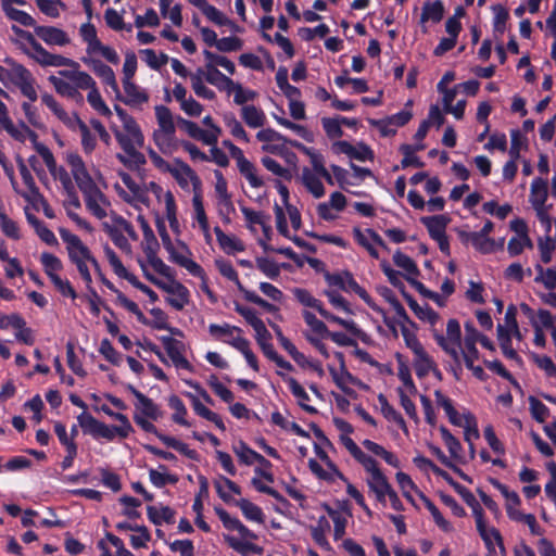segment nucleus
Wrapping results in <instances>:
<instances>
[{
	"label": "nucleus",
	"mask_w": 556,
	"mask_h": 556,
	"mask_svg": "<svg viewBox=\"0 0 556 556\" xmlns=\"http://www.w3.org/2000/svg\"><path fill=\"white\" fill-rule=\"evenodd\" d=\"M4 63L8 65V83L17 87L21 93L30 102H35L38 94L35 88L36 80L31 72L12 58H5Z\"/></svg>",
	"instance_id": "nucleus-1"
},
{
	"label": "nucleus",
	"mask_w": 556,
	"mask_h": 556,
	"mask_svg": "<svg viewBox=\"0 0 556 556\" xmlns=\"http://www.w3.org/2000/svg\"><path fill=\"white\" fill-rule=\"evenodd\" d=\"M20 49L30 59H33L35 62L40 64L43 67L47 66H54V67H61V66H67L71 68H78L79 64L70 59L65 58L60 54H53L50 53L48 50H46L39 42H36L31 48H28L25 43H18Z\"/></svg>",
	"instance_id": "nucleus-2"
},
{
	"label": "nucleus",
	"mask_w": 556,
	"mask_h": 556,
	"mask_svg": "<svg viewBox=\"0 0 556 556\" xmlns=\"http://www.w3.org/2000/svg\"><path fill=\"white\" fill-rule=\"evenodd\" d=\"M433 338L439 346L447 353L460 368L462 331L460 325L456 319H450L446 325V334L433 333Z\"/></svg>",
	"instance_id": "nucleus-3"
},
{
	"label": "nucleus",
	"mask_w": 556,
	"mask_h": 556,
	"mask_svg": "<svg viewBox=\"0 0 556 556\" xmlns=\"http://www.w3.org/2000/svg\"><path fill=\"white\" fill-rule=\"evenodd\" d=\"M59 233L61 239L66 244L68 258L73 264L89 261L91 266H97V258L92 255L89 248L84 244L80 238L65 228H60Z\"/></svg>",
	"instance_id": "nucleus-4"
},
{
	"label": "nucleus",
	"mask_w": 556,
	"mask_h": 556,
	"mask_svg": "<svg viewBox=\"0 0 556 556\" xmlns=\"http://www.w3.org/2000/svg\"><path fill=\"white\" fill-rule=\"evenodd\" d=\"M327 281L329 285L338 287L344 291H353L356 293L371 309L378 313H383V309L379 307L368 292L361 287L353 276L345 271L343 274L328 275Z\"/></svg>",
	"instance_id": "nucleus-5"
},
{
	"label": "nucleus",
	"mask_w": 556,
	"mask_h": 556,
	"mask_svg": "<svg viewBox=\"0 0 556 556\" xmlns=\"http://www.w3.org/2000/svg\"><path fill=\"white\" fill-rule=\"evenodd\" d=\"M229 152L236 160L239 173L248 180L249 185L255 189L263 187L264 180L257 175L256 166L244 156L243 151L233 143H229Z\"/></svg>",
	"instance_id": "nucleus-6"
},
{
	"label": "nucleus",
	"mask_w": 556,
	"mask_h": 556,
	"mask_svg": "<svg viewBox=\"0 0 556 556\" xmlns=\"http://www.w3.org/2000/svg\"><path fill=\"white\" fill-rule=\"evenodd\" d=\"M0 127L3 128L12 138L20 142H25L27 138L30 139L31 142L38 139V135L24 123H21L17 126L13 124L9 116L7 105L1 100Z\"/></svg>",
	"instance_id": "nucleus-7"
},
{
	"label": "nucleus",
	"mask_w": 556,
	"mask_h": 556,
	"mask_svg": "<svg viewBox=\"0 0 556 556\" xmlns=\"http://www.w3.org/2000/svg\"><path fill=\"white\" fill-rule=\"evenodd\" d=\"M79 427L84 433L91 435L93 439H105L113 441L117 435L113 432L110 426L96 419L92 415L83 412L77 417Z\"/></svg>",
	"instance_id": "nucleus-8"
},
{
	"label": "nucleus",
	"mask_w": 556,
	"mask_h": 556,
	"mask_svg": "<svg viewBox=\"0 0 556 556\" xmlns=\"http://www.w3.org/2000/svg\"><path fill=\"white\" fill-rule=\"evenodd\" d=\"M79 427L84 433L91 435L93 439H105L113 441L117 435L113 432L110 426L96 419L92 415L83 412L77 417Z\"/></svg>",
	"instance_id": "nucleus-9"
},
{
	"label": "nucleus",
	"mask_w": 556,
	"mask_h": 556,
	"mask_svg": "<svg viewBox=\"0 0 556 556\" xmlns=\"http://www.w3.org/2000/svg\"><path fill=\"white\" fill-rule=\"evenodd\" d=\"M66 162L71 168V173L81 192L97 187V184L90 176L83 157L75 152L67 153Z\"/></svg>",
	"instance_id": "nucleus-10"
},
{
	"label": "nucleus",
	"mask_w": 556,
	"mask_h": 556,
	"mask_svg": "<svg viewBox=\"0 0 556 556\" xmlns=\"http://www.w3.org/2000/svg\"><path fill=\"white\" fill-rule=\"evenodd\" d=\"M125 129L126 132H115V138L125 153L143 146L144 137L134 118H127Z\"/></svg>",
	"instance_id": "nucleus-11"
},
{
	"label": "nucleus",
	"mask_w": 556,
	"mask_h": 556,
	"mask_svg": "<svg viewBox=\"0 0 556 556\" xmlns=\"http://www.w3.org/2000/svg\"><path fill=\"white\" fill-rule=\"evenodd\" d=\"M160 340L175 367L192 371V365L182 354L185 350L184 342L168 336H162Z\"/></svg>",
	"instance_id": "nucleus-12"
},
{
	"label": "nucleus",
	"mask_w": 556,
	"mask_h": 556,
	"mask_svg": "<svg viewBox=\"0 0 556 556\" xmlns=\"http://www.w3.org/2000/svg\"><path fill=\"white\" fill-rule=\"evenodd\" d=\"M179 184L181 188H188L189 184L197 190L201 186V180L195 172L180 159H175L168 172Z\"/></svg>",
	"instance_id": "nucleus-13"
},
{
	"label": "nucleus",
	"mask_w": 556,
	"mask_h": 556,
	"mask_svg": "<svg viewBox=\"0 0 556 556\" xmlns=\"http://www.w3.org/2000/svg\"><path fill=\"white\" fill-rule=\"evenodd\" d=\"M161 289L172 295L166 301L175 309L181 311L189 303L188 289L174 278L170 279L169 283L164 282Z\"/></svg>",
	"instance_id": "nucleus-14"
},
{
	"label": "nucleus",
	"mask_w": 556,
	"mask_h": 556,
	"mask_svg": "<svg viewBox=\"0 0 556 556\" xmlns=\"http://www.w3.org/2000/svg\"><path fill=\"white\" fill-rule=\"evenodd\" d=\"M127 389L134 394V396L137 400L135 403V414H139L152 420H157L162 416L159 406L150 397L146 396L142 392H140L130 384L127 387Z\"/></svg>",
	"instance_id": "nucleus-15"
},
{
	"label": "nucleus",
	"mask_w": 556,
	"mask_h": 556,
	"mask_svg": "<svg viewBox=\"0 0 556 556\" xmlns=\"http://www.w3.org/2000/svg\"><path fill=\"white\" fill-rule=\"evenodd\" d=\"M81 193L85 198L86 207L92 215L98 219L106 217L105 206L109 205V202L98 186Z\"/></svg>",
	"instance_id": "nucleus-16"
},
{
	"label": "nucleus",
	"mask_w": 556,
	"mask_h": 556,
	"mask_svg": "<svg viewBox=\"0 0 556 556\" xmlns=\"http://www.w3.org/2000/svg\"><path fill=\"white\" fill-rule=\"evenodd\" d=\"M83 62L88 65L93 73L100 77L106 86H109L113 92L119 94L118 84L114 71L102 61L91 58H83Z\"/></svg>",
	"instance_id": "nucleus-17"
},
{
	"label": "nucleus",
	"mask_w": 556,
	"mask_h": 556,
	"mask_svg": "<svg viewBox=\"0 0 556 556\" xmlns=\"http://www.w3.org/2000/svg\"><path fill=\"white\" fill-rule=\"evenodd\" d=\"M35 34L49 46H66L71 42L68 35L54 26H35Z\"/></svg>",
	"instance_id": "nucleus-18"
},
{
	"label": "nucleus",
	"mask_w": 556,
	"mask_h": 556,
	"mask_svg": "<svg viewBox=\"0 0 556 556\" xmlns=\"http://www.w3.org/2000/svg\"><path fill=\"white\" fill-rule=\"evenodd\" d=\"M72 130H78L81 138V147L86 154H90L97 147L96 136L90 131L89 127L83 122L77 114H72V122L67 125Z\"/></svg>",
	"instance_id": "nucleus-19"
},
{
	"label": "nucleus",
	"mask_w": 556,
	"mask_h": 556,
	"mask_svg": "<svg viewBox=\"0 0 556 556\" xmlns=\"http://www.w3.org/2000/svg\"><path fill=\"white\" fill-rule=\"evenodd\" d=\"M369 490L375 494L376 500L386 506L387 494L393 489L389 483L383 472H376V475L367 479Z\"/></svg>",
	"instance_id": "nucleus-20"
},
{
	"label": "nucleus",
	"mask_w": 556,
	"mask_h": 556,
	"mask_svg": "<svg viewBox=\"0 0 556 556\" xmlns=\"http://www.w3.org/2000/svg\"><path fill=\"white\" fill-rule=\"evenodd\" d=\"M17 167L23 179V182L28 188L29 192H21L20 194L28 202H34L38 198H41L38 187L36 186L35 179L27 168L24 160L21 156L16 157Z\"/></svg>",
	"instance_id": "nucleus-21"
},
{
	"label": "nucleus",
	"mask_w": 556,
	"mask_h": 556,
	"mask_svg": "<svg viewBox=\"0 0 556 556\" xmlns=\"http://www.w3.org/2000/svg\"><path fill=\"white\" fill-rule=\"evenodd\" d=\"M59 75L72 81L73 86L76 87V90H89L91 87L96 85L94 79L86 72H81L78 68L72 70H62L59 72Z\"/></svg>",
	"instance_id": "nucleus-22"
},
{
	"label": "nucleus",
	"mask_w": 556,
	"mask_h": 556,
	"mask_svg": "<svg viewBox=\"0 0 556 556\" xmlns=\"http://www.w3.org/2000/svg\"><path fill=\"white\" fill-rule=\"evenodd\" d=\"M548 197L547 181L543 178H534L530 187L529 201L534 210L547 207L545 202Z\"/></svg>",
	"instance_id": "nucleus-23"
},
{
	"label": "nucleus",
	"mask_w": 556,
	"mask_h": 556,
	"mask_svg": "<svg viewBox=\"0 0 556 556\" xmlns=\"http://www.w3.org/2000/svg\"><path fill=\"white\" fill-rule=\"evenodd\" d=\"M101 410L110 416L111 418L117 420L119 422L118 426H110L113 432L121 439H126L134 432V428L128 419V417L122 413L113 412L109 406L102 405Z\"/></svg>",
	"instance_id": "nucleus-24"
},
{
	"label": "nucleus",
	"mask_w": 556,
	"mask_h": 556,
	"mask_svg": "<svg viewBox=\"0 0 556 556\" xmlns=\"http://www.w3.org/2000/svg\"><path fill=\"white\" fill-rule=\"evenodd\" d=\"M464 242H470L472 247L481 253H491L494 251L495 242L493 239L479 233L478 231L459 233Z\"/></svg>",
	"instance_id": "nucleus-25"
},
{
	"label": "nucleus",
	"mask_w": 556,
	"mask_h": 556,
	"mask_svg": "<svg viewBox=\"0 0 556 556\" xmlns=\"http://www.w3.org/2000/svg\"><path fill=\"white\" fill-rule=\"evenodd\" d=\"M403 294L407 301L409 308L415 313V315L419 319L428 321L432 326L437 324V321L439 320V315L427 303L420 305L412 295L406 293Z\"/></svg>",
	"instance_id": "nucleus-26"
},
{
	"label": "nucleus",
	"mask_w": 556,
	"mask_h": 556,
	"mask_svg": "<svg viewBox=\"0 0 556 556\" xmlns=\"http://www.w3.org/2000/svg\"><path fill=\"white\" fill-rule=\"evenodd\" d=\"M205 80L219 91H225L228 96L232 93L235 86L238 84L224 75L218 68L213 67H211V72H206Z\"/></svg>",
	"instance_id": "nucleus-27"
},
{
	"label": "nucleus",
	"mask_w": 556,
	"mask_h": 556,
	"mask_svg": "<svg viewBox=\"0 0 556 556\" xmlns=\"http://www.w3.org/2000/svg\"><path fill=\"white\" fill-rule=\"evenodd\" d=\"M214 486L216 489L217 495L222 501L225 503H230L232 500V494L240 495L241 494V488L235 483L232 480L219 476L214 481Z\"/></svg>",
	"instance_id": "nucleus-28"
},
{
	"label": "nucleus",
	"mask_w": 556,
	"mask_h": 556,
	"mask_svg": "<svg viewBox=\"0 0 556 556\" xmlns=\"http://www.w3.org/2000/svg\"><path fill=\"white\" fill-rule=\"evenodd\" d=\"M216 239L222 250L227 254H233L236 252L244 251L243 242L235 236L226 235L220 227L214 228Z\"/></svg>",
	"instance_id": "nucleus-29"
},
{
	"label": "nucleus",
	"mask_w": 556,
	"mask_h": 556,
	"mask_svg": "<svg viewBox=\"0 0 556 556\" xmlns=\"http://www.w3.org/2000/svg\"><path fill=\"white\" fill-rule=\"evenodd\" d=\"M125 98L124 103L127 105H140L149 100L148 93L137 86L132 80L123 81Z\"/></svg>",
	"instance_id": "nucleus-30"
},
{
	"label": "nucleus",
	"mask_w": 556,
	"mask_h": 556,
	"mask_svg": "<svg viewBox=\"0 0 556 556\" xmlns=\"http://www.w3.org/2000/svg\"><path fill=\"white\" fill-rule=\"evenodd\" d=\"M278 375H280L283 378V380L288 383L291 393L299 400L300 406L305 412L309 414L317 413V409L315 407L309 406L305 403L309 401V396L304 390V388L293 377L285 376L280 371H278Z\"/></svg>",
	"instance_id": "nucleus-31"
},
{
	"label": "nucleus",
	"mask_w": 556,
	"mask_h": 556,
	"mask_svg": "<svg viewBox=\"0 0 556 556\" xmlns=\"http://www.w3.org/2000/svg\"><path fill=\"white\" fill-rule=\"evenodd\" d=\"M241 118L251 128L263 127L266 123L264 111L255 105H243L241 108Z\"/></svg>",
	"instance_id": "nucleus-32"
},
{
	"label": "nucleus",
	"mask_w": 556,
	"mask_h": 556,
	"mask_svg": "<svg viewBox=\"0 0 556 556\" xmlns=\"http://www.w3.org/2000/svg\"><path fill=\"white\" fill-rule=\"evenodd\" d=\"M49 81L53 85L55 91L60 96L73 99L76 102L84 101L83 94L76 90V87L73 86L72 81H66L65 79L53 75L49 77Z\"/></svg>",
	"instance_id": "nucleus-33"
},
{
	"label": "nucleus",
	"mask_w": 556,
	"mask_h": 556,
	"mask_svg": "<svg viewBox=\"0 0 556 556\" xmlns=\"http://www.w3.org/2000/svg\"><path fill=\"white\" fill-rule=\"evenodd\" d=\"M169 260L187 269L189 274H191L192 276L205 280V273L203 268L197 262L189 258L187 254L180 253L177 250H175L174 253L169 255Z\"/></svg>",
	"instance_id": "nucleus-34"
},
{
	"label": "nucleus",
	"mask_w": 556,
	"mask_h": 556,
	"mask_svg": "<svg viewBox=\"0 0 556 556\" xmlns=\"http://www.w3.org/2000/svg\"><path fill=\"white\" fill-rule=\"evenodd\" d=\"M302 182L305 188L316 198L319 199L325 194V188L320 180V176L312 169L304 167L302 169Z\"/></svg>",
	"instance_id": "nucleus-35"
},
{
	"label": "nucleus",
	"mask_w": 556,
	"mask_h": 556,
	"mask_svg": "<svg viewBox=\"0 0 556 556\" xmlns=\"http://www.w3.org/2000/svg\"><path fill=\"white\" fill-rule=\"evenodd\" d=\"M208 332L216 340H223L225 342L226 340H232L233 337H242L243 331L237 326L225 323L223 325L211 324L208 326Z\"/></svg>",
	"instance_id": "nucleus-36"
},
{
	"label": "nucleus",
	"mask_w": 556,
	"mask_h": 556,
	"mask_svg": "<svg viewBox=\"0 0 556 556\" xmlns=\"http://www.w3.org/2000/svg\"><path fill=\"white\" fill-rule=\"evenodd\" d=\"M434 397L437 404L444 409L450 422L458 427H464L465 421L459 416L458 412L454 408L451 399L445 396L440 390L434 391Z\"/></svg>",
	"instance_id": "nucleus-37"
},
{
	"label": "nucleus",
	"mask_w": 556,
	"mask_h": 556,
	"mask_svg": "<svg viewBox=\"0 0 556 556\" xmlns=\"http://www.w3.org/2000/svg\"><path fill=\"white\" fill-rule=\"evenodd\" d=\"M225 343L241 352L247 363L255 370H258L257 358L250 349V342L243 337H233L232 340H226Z\"/></svg>",
	"instance_id": "nucleus-38"
},
{
	"label": "nucleus",
	"mask_w": 556,
	"mask_h": 556,
	"mask_svg": "<svg viewBox=\"0 0 556 556\" xmlns=\"http://www.w3.org/2000/svg\"><path fill=\"white\" fill-rule=\"evenodd\" d=\"M203 55L206 60L205 64V71L211 72V67L217 68L216 66H222L225 68L230 75H233L236 73V66L232 61H230L228 58L216 54L210 50H204Z\"/></svg>",
	"instance_id": "nucleus-39"
},
{
	"label": "nucleus",
	"mask_w": 556,
	"mask_h": 556,
	"mask_svg": "<svg viewBox=\"0 0 556 556\" xmlns=\"http://www.w3.org/2000/svg\"><path fill=\"white\" fill-rule=\"evenodd\" d=\"M206 71L199 68L195 73L190 74V80H191V87L194 91V93L203 99L206 100H214L216 98L215 92L207 88L203 79H205Z\"/></svg>",
	"instance_id": "nucleus-40"
},
{
	"label": "nucleus",
	"mask_w": 556,
	"mask_h": 556,
	"mask_svg": "<svg viewBox=\"0 0 556 556\" xmlns=\"http://www.w3.org/2000/svg\"><path fill=\"white\" fill-rule=\"evenodd\" d=\"M155 117L157 121L159 129L156 131H164L167 135H175L176 127L173 114L167 106L156 105Z\"/></svg>",
	"instance_id": "nucleus-41"
},
{
	"label": "nucleus",
	"mask_w": 556,
	"mask_h": 556,
	"mask_svg": "<svg viewBox=\"0 0 556 556\" xmlns=\"http://www.w3.org/2000/svg\"><path fill=\"white\" fill-rule=\"evenodd\" d=\"M422 224L427 227L430 237L435 240L445 236L447 218L443 215L422 217Z\"/></svg>",
	"instance_id": "nucleus-42"
},
{
	"label": "nucleus",
	"mask_w": 556,
	"mask_h": 556,
	"mask_svg": "<svg viewBox=\"0 0 556 556\" xmlns=\"http://www.w3.org/2000/svg\"><path fill=\"white\" fill-rule=\"evenodd\" d=\"M414 369L419 378L426 377L430 371L435 370V363L425 349L414 353Z\"/></svg>",
	"instance_id": "nucleus-43"
},
{
	"label": "nucleus",
	"mask_w": 556,
	"mask_h": 556,
	"mask_svg": "<svg viewBox=\"0 0 556 556\" xmlns=\"http://www.w3.org/2000/svg\"><path fill=\"white\" fill-rule=\"evenodd\" d=\"M425 149V146L422 143L412 146L404 143L400 147V151L404 155V157L401 161V167L406 168L408 166H415V167H422L424 163L420 161L418 156L415 155L417 151H421Z\"/></svg>",
	"instance_id": "nucleus-44"
},
{
	"label": "nucleus",
	"mask_w": 556,
	"mask_h": 556,
	"mask_svg": "<svg viewBox=\"0 0 556 556\" xmlns=\"http://www.w3.org/2000/svg\"><path fill=\"white\" fill-rule=\"evenodd\" d=\"M147 515L149 520L155 526H161L163 522L173 523L175 513L172 508L167 506L156 507V506H148Z\"/></svg>",
	"instance_id": "nucleus-45"
},
{
	"label": "nucleus",
	"mask_w": 556,
	"mask_h": 556,
	"mask_svg": "<svg viewBox=\"0 0 556 556\" xmlns=\"http://www.w3.org/2000/svg\"><path fill=\"white\" fill-rule=\"evenodd\" d=\"M330 525L325 516H321L317 520V525L311 527V535L313 540L324 549H330V544L326 539V532L329 531Z\"/></svg>",
	"instance_id": "nucleus-46"
},
{
	"label": "nucleus",
	"mask_w": 556,
	"mask_h": 556,
	"mask_svg": "<svg viewBox=\"0 0 556 556\" xmlns=\"http://www.w3.org/2000/svg\"><path fill=\"white\" fill-rule=\"evenodd\" d=\"M496 330L500 346L505 357L519 362L520 357L518 353L513 349L511 338L508 329H506L504 325L498 324Z\"/></svg>",
	"instance_id": "nucleus-47"
},
{
	"label": "nucleus",
	"mask_w": 556,
	"mask_h": 556,
	"mask_svg": "<svg viewBox=\"0 0 556 556\" xmlns=\"http://www.w3.org/2000/svg\"><path fill=\"white\" fill-rule=\"evenodd\" d=\"M444 15V5L441 0L434 2L427 1L422 7L421 22L432 21L439 23Z\"/></svg>",
	"instance_id": "nucleus-48"
},
{
	"label": "nucleus",
	"mask_w": 556,
	"mask_h": 556,
	"mask_svg": "<svg viewBox=\"0 0 556 556\" xmlns=\"http://www.w3.org/2000/svg\"><path fill=\"white\" fill-rule=\"evenodd\" d=\"M160 470L150 469L149 478L151 483L156 488H163L166 484H176L178 482V477L176 475H172L166 472V466L160 465Z\"/></svg>",
	"instance_id": "nucleus-49"
},
{
	"label": "nucleus",
	"mask_w": 556,
	"mask_h": 556,
	"mask_svg": "<svg viewBox=\"0 0 556 556\" xmlns=\"http://www.w3.org/2000/svg\"><path fill=\"white\" fill-rule=\"evenodd\" d=\"M236 505L241 509L243 516L251 521L264 522V514L262 509L247 498H241L236 502Z\"/></svg>",
	"instance_id": "nucleus-50"
},
{
	"label": "nucleus",
	"mask_w": 556,
	"mask_h": 556,
	"mask_svg": "<svg viewBox=\"0 0 556 556\" xmlns=\"http://www.w3.org/2000/svg\"><path fill=\"white\" fill-rule=\"evenodd\" d=\"M381 413L386 419L395 422L402 429L406 428V424L402 415L388 402L383 394L378 395Z\"/></svg>",
	"instance_id": "nucleus-51"
},
{
	"label": "nucleus",
	"mask_w": 556,
	"mask_h": 556,
	"mask_svg": "<svg viewBox=\"0 0 556 556\" xmlns=\"http://www.w3.org/2000/svg\"><path fill=\"white\" fill-rule=\"evenodd\" d=\"M215 177H216L215 190L219 197V203L223 206H225L227 212L233 211V205L230 200V194L228 193V190H227V181L224 178L222 172L215 170Z\"/></svg>",
	"instance_id": "nucleus-52"
},
{
	"label": "nucleus",
	"mask_w": 556,
	"mask_h": 556,
	"mask_svg": "<svg viewBox=\"0 0 556 556\" xmlns=\"http://www.w3.org/2000/svg\"><path fill=\"white\" fill-rule=\"evenodd\" d=\"M215 266L218 269L219 274L227 278L228 280L236 283L238 289L240 291H244L240 280L237 270L233 268L232 264L229 261H226L224 258H217L215 260Z\"/></svg>",
	"instance_id": "nucleus-53"
},
{
	"label": "nucleus",
	"mask_w": 556,
	"mask_h": 556,
	"mask_svg": "<svg viewBox=\"0 0 556 556\" xmlns=\"http://www.w3.org/2000/svg\"><path fill=\"white\" fill-rule=\"evenodd\" d=\"M394 264L406 271L407 277L414 278L419 275V269L416 263L406 254L396 251L393 255Z\"/></svg>",
	"instance_id": "nucleus-54"
},
{
	"label": "nucleus",
	"mask_w": 556,
	"mask_h": 556,
	"mask_svg": "<svg viewBox=\"0 0 556 556\" xmlns=\"http://www.w3.org/2000/svg\"><path fill=\"white\" fill-rule=\"evenodd\" d=\"M41 101L45 105H47L53 114L62 121L66 126L72 122V115H70L54 99V97L50 93H43L41 96Z\"/></svg>",
	"instance_id": "nucleus-55"
},
{
	"label": "nucleus",
	"mask_w": 556,
	"mask_h": 556,
	"mask_svg": "<svg viewBox=\"0 0 556 556\" xmlns=\"http://www.w3.org/2000/svg\"><path fill=\"white\" fill-rule=\"evenodd\" d=\"M168 406L174 410L172 416L174 422L181 426H189V422L186 420L187 408L177 395H170L168 397Z\"/></svg>",
	"instance_id": "nucleus-56"
},
{
	"label": "nucleus",
	"mask_w": 556,
	"mask_h": 556,
	"mask_svg": "<svg viewBox=\"0 0 556 556\" xmlns=\"http://www.w3.org/2000/svg\"><path fill=\"white\" fill-rule=\"evenodd\" d=\"M116 159L129 169H137L144 165L147 162L146 156L137 149H134L125 154L118 153L116 154Z\"/></svg>",
	"instance_id": "nucleus-57"
},
{
	"label": "nucleus",
	"mask_w": 556,
	"mask_h": 556,
	"mask_svg": "<svg viewBox=\"0 0 556 556\" xmlns=\"http://www.w3.org/2000/svg\"><path fill=\"white\" fill-rule=\"evenodd\" d=\"M40 262L43 266L45 273L50 279L58 276V271L62 270L63 268L61 260L52 253H42L40 256Z\"/></svg>",
	"instance_id": "nucleus-58"
},
{
	"label": "nucleus",
	"mask_w": 556,
	"mask_h": 556,
	"mask_svg": "<svg viewBox=\"0 0 556 556\" xmlns=\"http://www.w3.org/2000/svg\"><path fill=\"white\" fill-rule=\"evenodd\" d=\"M3 11L10 20H12L23 26H26V27H35L36 26V21L25 11L15 9L12 5H8V4H4Z\"/></svg>",
	"instance_id": "nucleus-59"
},
{
	"label": "nucleus",
	"mask_w": 556,
	"mask_h": 556,
	"mask_svg": "<svg viewBox=\"0 0 556 556\" xmlns=\"http://www.w3.org/2000/svg\"><path fill=\"white\" fill-rule=\"evenodd\" d=\"M294 298L304 306L316 309L319 314L321 313L324 306L323 303L314 298L307 290L295 288L293 289Z\"/></svg>",
	"instance_id": "nucleus-60"
},
{
	"label": "nucleus",
	"mask_w": 556,
	"mask_h": 556,
	"mask_svg": "<svg viewBox=\"0 0 556 556\" xmlns=\"http://www.w3.org/2000/svg\"><path fill=\"white\" fill-rule=\"evenodd\" d=\"M141 226L143 230V252L146 256L157 253L159 250V242L156 240V237L153 233V230L151 227L147 224L144 219H141Z\"/></svg>",
	"instance_id": "nucleus-61"
},
{
	"label": "nucleus",
	"mask_w": 556,
	"mask_h": 556,
	"mask_svg": "<svg viewBox=\"0 0 556 556\" xmlns=\"http://www.w3.org/2000/svg\"><path fill=\"white\" fill-rule=\"evenodd\" d=\"M34 149L37 151V153L42 157L46 166L48 167L51 175L55 176L56 173V161L51 152V150L45 146L43 143L39 142L38 139L33 142Z\"/></svg>",
	"instance_id": "nucleus-62"
},
{
	"label": "nucleus",
	"mask_w": 556,
	"mask_h": 556,
	"mask_svg": "<svg viewBox=\"0 0 556 556\" xmlns=\"http://www.w3.org/2000/svg\"><path fill=\"white\" fill-rule=\"evenodd\" d=\"M492 11L494 13L493 18V28L494 33L503 35L506 29V23L509 18V13L506 8L502 4H495L492 7Z\"/></svg>",
	"instance_id": "nucleus-63"
},
{
	"label": "nucleus",
	"mask_w": 556,
	"mask_h": 556,
	"mask_svg": "<svg viewBox=\"0 0 556 556\" xmlns=\"http://www.w3.org/2000/svg\"><path fill=\"white\" fill-rule=\"evenodd\" d=\"M233 453L237 455L239 460L244 465H252L255 463L257 452L250 448L245 442L240 441L238 444L232 446Z\"/></svg>",
	"instance_id": "nucleus-64"
}]
</instances>
